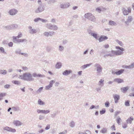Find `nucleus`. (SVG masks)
I'll list each match as a JSON object with an SVG mask.
<instances>
[{
    "label": "nucleus",
    "mask_w": 134,
    "mask_h": 134,
    "mask_svg": "<svg viewBox=\"0 0 134 134\" xmlns=\"http://www.w3.org/2000/svg\"><path fill=\"white\" fill-rule=\"evenodd\" d=\"M18 11L16 9L13 8L10 10L8 13L10 15L13 16L16 15L18 13Z\"/></svg>",
    "instance_id": "423d86ee"
},
{
    "label": "nucleus",
    "mask_w": 134,
    "mask_h": 134,
    "mask_svg": "<svg viewBox=\"0 0 134 134\" xmlns=\"http://www.w3.org/2000/svg\"><path fill=\"white\" fill-rule=\"evenodd\" d=\"M104 80L103 79H100L98 82V85L99 86L102 87L104 85Z\"/></svg>",
    "instance_id": "412c9836"
},
{
    "label": "nucleus",
    "mask_w": 134,
    "mask_h": 134,
    "mask_svg": "<svg viewBox=\"0 0 134 134\" xmlns=\"http://www.w3.org/2000/svg\"><path fill=\"white\" fill-rule=\"evenodd\" d=\"M28 29L29 30V33L31 34H36L37 32L36 29L32 28L31 26L29 27Z\"/></svg>",
    "instance_id": "ddd939ff"
},
{
    "label": "nucleus",
    "mask_w": 134,
    "mask_h": 134,
    "mask_svg": "<svg viewBox=\"0 0 134 134\" xmlns=\"http://www.w3.org/2000/svg\"><path fill=\"white\" fill-rule=\"evenodd\" d=\"M4 130L7 131L14 133L16 131V130L15 129H13L11 127L8 126H6L3 128Z\"/></svg>",
    "instance_id": "9b49d317"
},
{
    "label": "nucleus",
    "mask_w": 134,
    "mask_h": 134,
    "mask_svg": "<svg viewBox=\"0 0 134 134\" xmlns=\"http://www.w3.org/2000/svg\"><path fill=\"white\" fill-rule=\"evenodd\" d=\"M10 85L8 84H7L4 86V87L6 88H9Z\"/></svg>",
    "instance_id": "69168bd1"
},
{
    "label": "nucleus",
    "mask_w": 134,
    "mask_h": 134,
    "mask_svg": "<svg viewBox=\"0 0 134 134\" xmlns=\"http://www.w3.org/2000/svg\"><path fill=\"white\" fill-rule=\"evenodd\" d=\"M105 112V109H102V110L100 111V113L101 114H103Z\"/></svg>",
    "instance_id": "3c124183"
},
{
    "label": "nucleus",
    "mask_w": 134,
    "mask_h": 134,
    "mask_svg": "<svg viewBox=\"0 0 134 134\" xmlns=\"http://www.w3.org/2000/svg\"><path fill=\"white\" fill-rule=\"evenodd\" d=\"M108 38L107 37L103 35L100 36L99 39V42H101L104 41L105 40L107 39Z\"/></svg>",
    "instance_id": "aec40b11"
},
{
    "label": "nucleus",
    "mask_w": 134,
    "mask_h": 134,
    "mask_svg": "<svg viewBox=\"0 0 134 134\" xmlns=\"http://www.w3.org/2000/svg\"><path fill=\"white\" fill-rule=\"evenodd\" d=\"M62 63L60 62L57 63L55 65V67L57 69H60L62 66Z\"/></svg>",
    "instance_id": "cd10ccee"
},
{
    "label": "nucleus",
    "mask_w": 134,
    "mask_h": 134,
    "mask_svg": "<svg viewBox=\"0 0 134 134\" xmlns=\"http://www.w3.org/2000/svg\"><path fill=\"white\" fill-rule=\"evenodd\" d=\"M43 87H41L38 90H37L36 91V92L38 94L39 93H40L42 90H43Z\"/></svg>",
    "instance_id": "ea45409f"
},
{
    "label": "nucleus",
    "mask_w": 134,
    "mask_h": 134,
    "mask_svg": "<svg viewBox=\"0 0 134 134\" xmlns=\"http://www.w3.org/2000/svg\"><path fill=\"white\" fill-rule=\"evenodd\" d=\"M13 124L16 126H19L23 124V123L19 120H14L13 122Z\"/></svg>",
    "instance_id": "f3484780"
},
{
    "label": "nucleus",
    "mask_w": 134,
    "mask_h": 134,
    "mask_svg": "<svg viewBox=\"0 0 134 134\" xmlns=\"http://www.w3.org/2000/svg\"><path fill=\"white\" fill-rule=\"evenodd\" d=\"M22 69L24 71H27L28 70V68L26 66H23L22 67Z\"/></svg>",
    "instance_id": "338daca9"
},
{
    "label": "nucleus",
    "mask_w": 134,
    "mask_h": 134,
    "mask_svg": "<svg viewBox=\"0 0 134 134\" xmlns=\"http://www.w3.org/2000/svg\"><path fill=\"white\" fill-rule=\"evenodd\" d=\"M12 109L15 111H17L19 110V108L18 107H13L12 108Z\"/></svg>",
    "instance_id": "8fccbe9b"
},
{
    "label": "nucleus",
    "mask_w": 134,
    "mask_h": 134,
    "mask_svg": "<svg viewBox=\"0 0 134 134\" xmlns=\"http://www.w3.org/2000/svg\"><path fill=\"white\" fill-rule=\"evenodd\" d=\"M114 81L120 83L123 82L124 81L122 79L120 78H116L114 79Z\"/></svg>",
    "instance_id": "5701e85b"
},
{
    "label": "nucleus",
    "mask_w": 134,
    "mask_h": 134,
    "mask_svg": "<svg viewBox=\"0 0 134 134\" xmlns=\"http://www.w3.org/2000/svg\"><path fill=\"white\" fill-rule=\"evenodd\" d=\"M21 54L22 55H23L24 56L26 57H27L28 56V55L27 53H21Z\"/></svg>",
    "instance_id": "052dcab7"
},
{
    "label": "nucleus",
    "mask_w": 134,
    "mask_h": 134,
    "mask_svg": "<svg viewBox=\"0 0 134 134\" xmlns=\"http://www.w3.org/2000/svg\"><path fill=\"white\" fill-rule=\"evenodd\" d=\"M105 106L107 107H108L109 106L110 103L108 102H107L105 103Z\"/></svg>",
    "instance_id": "5fc2aeb1"
},
{
    "label": "nucleus",
    "mask_w": 134,
    "mask_h": 134,
    "mask_svg": "<svg viewBox=\"0 0 134 134\" xmlns=\"http://www.w3.org/2000/svg\"><path fill=\"white\" fill-rule=\"evenodd\" d=\"M64 49V47L60 45L58 47V50L60 52H62L63 51Z\"/></svg>",
    "instance_id": "2f4dec72"
},
{
    "label": "nucleus",
    "mask_w": 134,
    "mask_h": 134,
    "mask_svg": "<svg viewBox=\"0 0 134 134\" xmlns=\"http://www.w3.org/2000/svg\"><path fill=\"white\" fill-rule=\"evenodd\" d=\"M125 104L126 106H129L130 105L129 103V100H127V101L125 102Z\"/></svg>",
    "instance_id": "6e6d98bb"
},
{
    "label": "nucleus",
    "mask_w": 134,
    "mask_h": 134,
    "mask_svg": "<svg viewBox=\"0 0 134 134\" xmlns=\"http://www.w3.org/2000/svg\"><path fill=\"white\" fill-rule=\"evenodd\" d=\"M46 27L48 29L52 30H56L58 29V27L57 25H52L51 24H47Z\"/></svg>",
    "instance_id": "39448f33"
},
{
    "label": "nucleus",
    "mask_w": 134,
    "mask_h": 134,
    "mask_svg": "<svg viewBox=\"0 0 134 134\" xmlns=\"http://www.w3.org/2000/svg\"><path fill=\"white\" fill-rule=\"evenodd\" d=\"M7 73V71L6 70H0V74H3V75H5Z\"/></svg>",
    "instance_id": "f704fd0d"
},
{
    "label": "nucleus",
    "mask_w": 134,
    "mask_h": 134,
    "mask_svg": "<svg viewBox=\"0 0 134 134\" xmlns=\"http://www.w3.org/2000/svg\"><path fill=\"white\" fill-rule=\"evenodd\" d=\"M40 21H41L43 23H45L48 22V21L47 20L45 19H42L41 18H40Z\"/></svg>",
    "instance_id": "603ef678"
},
{
    "label": "nucleus",
    "mask_w": 134,
    "mask_h": 134,
    "mask_svg": "<svg viewBox=\"0 0 134 134\" xmlns=\"http://www.w3.org/2000/svg\"><path fill=\"white\" fill-rule=\"evenodd\" d=\"M56 115V113H53L51 114V117L52 118H54Z\"/></svg>",
    "instance_id": "13d9d810"
},
{
    "label": "nucleus",
    "mask_w": 134,
    "mask_h": 134,
    "mask_svg": "<svg viewBox=\"0 0 134 134\" xmlns=\"http://www.w3.org/2000/svg\"><path fill=\"white\" fill-rule=\"evenodd\" d=\"M67 133V131L66 130H65L62 132H60L59 134H66Z\"/></svg>",
    "instance_id": "680f3d73"
},
{
    "label": "nucleus",
    "mask_w": 134,
    "mask_h": 134,
    "mask_svg": "<svg viewBox=\"0 0 134 134\" xmlns=\"http://www.w3.org/2000/svg\"><path fill=\"white\" fill-rule=\"evenodd\" d=\"M70 5L69 3H66L60 5V7L63 9H65L68 8Z\"/></svg>",
    "instance_id": "2eb2a0df"
},
{
    "label": "nucleus",
    "mask_w": 134,
    "mask_h": 134,
    "mask_svg": "<svg viewBox=\"0 0 134 134\" xmlns=\"http://www.w3.org/2000/svg\"><path fill=\"white\" fill-rule=\"evenodd\" d=\"M109 25L112 26H116L117 25V24L114 21H109Z\"/></svg>",
    "instance_id": "bb28decb"
},
{
    "label": "nucleus",
    "mask_w": 134,
    "mask_h": 134,
    "mask_svg": "<svg viewBox=\"0 0 134 134\" xmlns=\"http://www.w3.org/2000/svg\"><path fill=\"white\" fill-rule=\"evenodd\" d=\"M37 111L38 114L41 113L44 114H47L49 113L50 111L49 109L45 110L38 109L37 110Z\"/></svg>",
    "instance_id": "6e6552de"
},
{
    "label": "nucleus",
    "mask_w": 134,
    "mask_h": 134,
    "mask_svg": "<svg viewBox=\"0 0 134 134\" xmlns=\"http://www.w3.org/2000/svg\"><path fill=\"white\" fill-rule=\"evenodd\" d=\"M40 18H35L34 20V21L36 23L38 22L39 21H40Z\"/></svg>",
    "instance_id": "c03bdc74"
},
{
    "label": "nucleus",
    "mask_w": 134,
    "mask_h": 134,
    "mask_svg": "<svg viewBox=\"0 0 134 134\" xmlns=\"http://www.w3.org/2000/svg\"><path fill=\"white\" fill-rule=\"evenodd\" d=\"M6 94L5 93H1L0 94V100L2 99V97L5 96Z\"/></svg>",
    "instance_id": "72a5a7b5"
},
{
    "label": "nucleus",
    "mask_w": 134,
    "mask_h": 134,
    "mask_svg": "<svg viewBox=\"0 0 134 134\" xmlns=\"http://www.w3.org/2000/svg\"><path fill=\"white\" fill-rule=\"evenodd\" d=\"M55 82V81L54 80L51 81L50 82L49 84L47 86H45V89L46 90H51V88L52 87L53 84Z\"/></svg>",
    "instance_id": "1a4fd4ad"
},
{
    "label": "nucleus",
    "mask_w": 134,
    "mask_h": 134,
    "mask_svg": "<svg viewBox=\"0 0 134 134\" xmlns=\"http://www.w3.org/2000/svg\"><path fill=\"white\" fill-rule=\"evenodd\" d=\"M13 41L15 43L23 42L24 41H27V40L26 39H16L15 36H13Z\"/></svg>",
    "instance_id": "0eeeda50"
},
{
    "label": "nucleus",
    "mask_w": 134,
    "mask_h": 134,
    "mask_svg": "<svg viewBox=\"0 0 134 134\" xmlns=\"http://www.w3.org/2000/svg\"><path fill=\"white\" fill-rule=\"evenodd\" d=\"M44 115H40L39 116L38 119L40 120H41L44 119Z\"/></svg>",
    "instance_id": "79ce46f5"
},
{
    "label": "nucleus",
    "mask_w": 134,
    "mask_h": 134,
    "mask_svg": "<svg viewBox=\"0 0 134 134\" xmlns=\"http://www.w3.org/2000/svg\"><path fill=\"white\" fill-rule=\"evenodd\" d=\"M18 78L27 81H32L34 80V79L32 77L31 74L29 72H26L24 73L23 75H19Z\"/></svg>",
    "instance_id": "f257e3e1"
},
{
    "label": "nucleus",
    "mask_w": 134,
    "mask_h": 134,
    "mask_svg": "<svg viewBox=\"0 0 134 134\" xmlns=\"http://www.w3.org/2000/svg\"><path fill=\"white\" fill-rule=\"evenodd\" d=\"M122 67L123 68L126 69H130L129 65L127 66V65H124L122 66Z\"/></svg>",
    "instance_id": "09e8293b"
},
{
    "label": "nucleus",
    "mask_w": 134,
    "mask_h": 134,
    "mask_svg": "<svg viewBox=\"0 0 134 134\" xmlns=\"http://www.w3.org/2000/svg\"><path fill=\"white\" fill-rule=\"evenodd\" d=\"M69 126L71 127H73L75 126V123L74 121H72L69 124Z\"/></svg>",
    "instance_id": "e433bc0d"
},
{
    "label": "nucleus",
    "mask_w": 134,
    "mask_h": 134,
    "mask_svg": "<svg viewBox=\"0 0 134 134\" xmlns=\"http://www.w3.org/2000/svg\"><path fill=\"white\" fill-rule=\"evenodd\" d=\"M54 31H45L43 33V35L46 37H48L49 36H52L54 35Z\"/></svg>",
    "instance_id": "f8f14e48"
},
{
    "label": "nucleus",
    "mask_w": 134,
    "mask_h": 134,
    "mask_svg": "<svg viewBox=\"0 0 134 134\" xmlns=\"http://www.w3.org/2000/svg\"><path fill=\"white\" fill-rule=\"evenodd\" d=\"M124 71V69H121L118 71H116V74L118 75H120L122 74Z\"/></svg>",
    "instance_id": "a878e982"
},
{
    "label": "nucleus",
    "mask_w": 134,
    "mask_h": 134,
    "mask_svg": "<svg viewBox=\"0 0 134 134\" xmlns=\"http://www.w3.org/2000/svg\"><path fill=\"white\" fill-rule=\"evenodd\" d=\"M130 69H132L134 68V62L131 64L129 65Z\"/></svg>",
    "instance_id": "bf43d9fd"
},
{
    "label": "nucleus",
    "mask_w": 134,
    "mask_h": 134,
    "mask_svg": "<svg viewBox=\"0 0 134 134\" xmlns=\"http://www.w3.org/2000/svg\"><path fill=\"white\" fill-rule=\"evenodd\" d=\"M123 13L124 15H127L129 14L128 11L126 9H123Z\"/></svg>",
    "instance_id": "58836bf2"
},
{
    "label": "nucleus",
    "mask_w": 134,
    "mask_h": 134,
    "mask_svg": "<svg viewBox=\"0 0 134 134\" xmlns=\"http://www.w3.org/2000/svg\"><path fill=\"white\" fill-rule=\"evenodd\" d=\"M102 87L99 86L98 87L96 88V90L97 92H99L100 91Z\"/></svg>",
    "instance_id": "a18cd8bd"
},
{
    "label": "nucleus",
    "mask_w": 134,
    "mask_h": 134,
    "mask_svg": "<svg viewBox=\"0 0 134 134\" xmlns=\"http://www.w3.org/2000/svg\"><path fill=\"white\" fill-rule=\"evenodd\" d=\"M133 20V18L131 16H128L127 18L126 19V21L124 22L125 24L127 25H128L129 23L132 21Z\"/></svg>",
    "instance_id": "4468645a"
},
{
    "label": "nucleus",
    "mask_w": 134,
    "mask_h": 134,
    "mask_svg": "<svg viewBox=\"0 0 134 134\" xmlns=\"http://www.w3.org/2000/svg\"><path fill=\"white\" fill-rule=\"evenodd\" d=\"M50 128V125L49 124H47V125L46 127L45 128V129L46 130H47L49 129Z\"/></svg>",
    "instance_id": "4d7b16f0"
},
{
    "label": "nucleus",
    "mask_w": 134,
    "mask_h": 134,
    "mask_svg": "<svg viewBox=\"0 0 134 134\" xmlns=\"http://www.w3.org/2000/svg\"><path fill=\"white\" fill-rule=\"evenodd\" d=\"M134 119L133 117L131 116L126 120V123L127 124H131L132 123V121L134 120Z\"/></svg>",
    "instance_id": "4be33fe9"
},
{
    "label": "nucleus",
    "mask_w": 134,
    "mask_h": 134,
    "mask_svg": "<svg viewBox=\"0 0 134 134\" xmlns=\"http://www.w3.org/2000/svg\"><path fill=\"white\" fill-rule=\"evenodd\" d=\"M21 50L20 49H16L15 51V53L16 54H20L21 53Z\"/></svg>",
    "instance_id": "c9c22d12"
},
{
    "label": "nucleus",
    "mask_w": 134,
    "mask_h": 134,
    "mask_svg": "<svg viewBox=\"0 0 134 134\" xmlns=\"http://www.w3.org/2000/svg\"><path fill=\"white\" fill-rule=\"evenodd\" d=\"M94 69L97 71L98 73L101 72L102 70V68L101 65L98 63H96L94 65Z\"/></svg>",
    "instance_id": "7ed1b4c3"
},
{
    "label": "nucleus",
    "mask_w": 134,
    "mask_h": 134,
    "mask_svg": "<svg viewBox=\"0 0 134 134\" xmlns=\"http://www.w3.org/2000/svg\"><path fill=\"white\" fill-rule=\"evenodd\" d=\"M12 25H7V26H5L4 27L5 29L8 30H9L12 29Z\"/></svg>",
    "instance_id": "c85d7f7f"
},
{
    "label": "nucleus",
    "mask_w": 134,
    "mask_h": 134,
    "mask_svg": "<svg viewBox=\"0 0 134 134\" xmlns=\"http://www.w3.org/2000/svg\"><path fill=\"white\" fill-rule=\"evenodd\" d=\"M91 35L96 39H98L97 34L96 33L94 32L91 33Z\"/></svg>",
    "instance_id": "c756f323"
},
{
    "label": "nucleus",
    "mask_w": 134,
    "mask_h": 134,
    "mask_svg": "<svg viewBox=\"0 0 134 134\" xmlns=\"http://www.w3.org/2000/svg\"><path fill=\"white\" fill-rule=\"evenodd\" d=\"M101 8H100L99 7H98L96 9V10L97 12L100 13L101 11Z\"/></svg>",
    "instance_id": "864d4df0"
},
{
    "label": "nucleus",
    "mask_w": 134,
    "mask_h": 134,
    "mask_svg": "<svg viewBox=\"0 0 134 134\" xmlns=\"http://www.w3.org/2000/svg\"><path fill=\"white\" fill-rule=\"evenodd\" d=\"M0 51L3 53L5 54L6 53L5 52L4 48L2 47H0Z\"/></svg>",
    "instance_id": "49530a36"
},
{
    "label": "nucleus",
    "mask_w": 134,
    "mask_h": 134,
    "mask_svg": "<svg viewBox=\"0 0 134 134\" xmlns=\"http://www.w3.org/2000/svg\"><path fill=\"white\" fill-rule=\"evenodd\" d=\"M85 134H91V132L88 130H86L85 132Z\"/></svg>",
    "instance_id": "774afa93"
},
{
    "label": "nucleus",
    "mask_w": 134,
    "mask_h": 134,
    "mask_svg": "<svg viewBox=\"0 0 134 134\" xmlns=\"http://www.w3.org/2000/svg\"><path fill=\"white\" fill-rule=\"evenodd\" d=\"M92 63L87 64H85V66H86V68H87L89 66H90L92 65Z\"/></svg>",
    "instance_id": "0e129e2a"
},
{
    "label": "nucleus",
    "mask_w": 134,
    "mask_h": 134,
    "mask_svg": "<svg viewBox=\"0 0 134 134\" xmlns=\"http://www.w3.org/2000/svg\"><path fill=\"white\" fill-rule=\"evenodd\" d=\"M115 48L119 50L116 51V55H122L124 54L123 51H124V49L122 47H120L119 46H116Z\"/></svg>",
    "instance_id": "20e7f679"
},
{
    "label": "nucleus",
    "mask_w": 134,
    "mask_h": 134,
    "mask_svg": "<svg viewBox=\"0 0 134 134\" xmlns=\"http://www.w3.org/2000/svg\"><path fill=\"white\" fill-rule=\"evenodd\" d=\"M122 120L119 117H118L117 118L116 121L118 124L119 125H120V122Z\"/></svg>",
    "instance_id": "37998d69"
},
{
    "label": "nucleus",
    "mask_w": 134,
    "mask_h": 134,
    "mask_svg": "<svg viewBox=\"0 0 134 134\" xmlns=\"http://www.w3.org/2000/svg\"><path fill=\"white\" fill-rule=\"evenodd\" d=\"M100 132L103 134L106 133H107V129L106 128H103Z\"/></svg>",
    "instance_id": "393cba45"
},
{
    "label": "nucleus",
    "mask_w": 134,
    "mask_h": 134,
    "mask_svg": "<svg viewBox=\"0 0 134 134\" xmlns=\"http://www.w3.org/2000/svg\"><path fill=\"white\" fill-rule=\"evenodd\" d=\"M111 55H112V57L114 56L115 55H116V51L112 50L111 52Z\"/></svg>",
    "instance_id": "a19ab883"
},
{
    "label": "nucleus",
    "mask_w": 134,
    "mask_h": 134,
    "mask_svg": "<svg viewBox=\"0 0 134 134\" xmlns=\"http://www.w3.org/2000/svg\"><path fill=\"white\" fill-rule=\"evenodd\" d=\"M38 104L41 105H44L45 104V102L42 101L41 99H39L37 101Z\"/></svg>",
    "instance_id": "b1692460"
},
{
    "label": "nucleus",
    "mask_w": 134,
    "mask_h": 134,
    "mask_svg": "<svg viewBox=\"0 0 134 134\" xmlns=\"http://www.w3.org/2000/svg\"><path fill=\"white\" fill-rule=\"evenodd\" d=\"M22 36V34L21 32H20L19 33L18 35V36L15 37H16V39L17 38H19L21 37Z\"/></svg>",
    "instance_id": "de8ad7c7"
},
{
    "label": "nucleus",
    "mask_w": 134,
    "mask_h": 134,
    "mask_svg": "<svg viewBox=\"0 0 134 134\" xmlns=\"http://www.w3.org/2000/svg\"><path fill=\"white\" fill-rule=\"evenodd\" d=\"M72 72V71L71 70H66L63 72L62 74L63 75L67 76Z\"/></svg>",
    "instance_id": "6ab92c4d"
},
{
    "label": "nucleus",
    "mask_w": 134,
    "mask_h": 134,
    "mask_svg": "<svg viewBox=\"0 0 134 134\" xmlns=\"http://www.w3.org/2000/svg\"><path fill=\"white\" fill-rule=\"evenodd\" d=\"M84 17L85 18L94 22H96V19L95 17L91 13H87L85 14L84 15Z\"/></svg>",
    "instance_id": "f03ea898"
},
{
    "label": "nucleus",
    "mask_w": 134,
    "mask_h": 134,
    "mask_svg": "<svg viewBox=\"0 0 134 134\" xmlns=\"http://www.w3.org/2000/svg\"><path fill=\"white\" fill-rule=\"evenodd\" d=\"M113 97L114 99L115 102V103L118 102V100L120 99V97L119 95L115 94L113 95Z\"/></svg>",
    "instance_id": "a211bd4d"
},
{
    "label": "nucleus",
    "mask_w": 134,
    "mask_h": 134,
    "mask_svg": "<svg viewBox=\"0 0 134 134\" xmlns=\"http://www.w3.org/2000/svg\"><path fill=\"white\" fill-rule=\"evenodd\" d=\"M116 41L117 43H118L120 45L121 47H123L124 44L122 43L120 41H119L118 40H116Z\"/></svg>",
    "instance_id": "4c0bfd02"
},
{
    "label": "nucleus",
    "mask_w": 134,
    "mask_h": 134,
    "mask_svg": "<svg viewBox=\"0 0 134 134\" xmlns=\"http://www.w3.org/2000/svg\"><path fill=\"white\" fill-rule=\"evenodd\" d=\"M32 77L33 76L35 78L39 77H44L45 75H41V74H37L35 72L33 73L32 75Z\"/></svg>",
    "instance_id": "dca6fc26"
},
{
    "label": "nucleus",
    "mask_w": 134,
    "mask_h": 134,
    "mask_svg": "<svg viewBox=\"0 0 134 134\" xmlns=\"http://www.w3.org/2000/svg\"><path fill=\"white\" fill-rule=\"evenodd\" d=\"M12 82L16 85H20L21 84L20 82V81H12Z\"/></svg>",
    "instance_id": "7c9ffc66"
},
{
    "label": "nucleus",
    "mask_w": 134,
    "mask_h": 134,
    "mask_svg": "<svg viewBox=\"0 0 134 134\" xmlns=\"http://www.w3.org/2000/svg\"><path fill=\"white\" fill-rule=\"evenodd\" d=\"M11 25H12V29L14 28H16L18 27V26L16 24H12Z\"/></svg>",
    "instance_id": "e2e57ef3"
},
{
    "label": "nucleus",
    "mask_w": 134,
    "mask_h": 134,
    "mask_svg": "<svg viewBox=\"0 0 134 134\" xmlns=\"http://www.w3.org/2000/svg\"><path fill=\"white\" fill-rule=\"evenodd\" d=\"M129 88V87L128 86H127L125 87L121 88V90H122V91L123 92H124L127 91Z\"/></svg>",
    "instance_id": "473e14b6"
},
{
    "label": "nucleus",
    "mask_w": 134,
    "mask_h": 134,
    "mask_svg": "<svg viewBox=\"0 0 134 134\" xmlns=\"http://www.w3.org/2000/svg\"><path fill=\"white\" fill-rule=\"evenodd\" d=\"M44 10V8L42 6H39L35 10V13H39L43 12Z\"/></svg>",
    "instance_id": "9d476101"
}]
</instances>
